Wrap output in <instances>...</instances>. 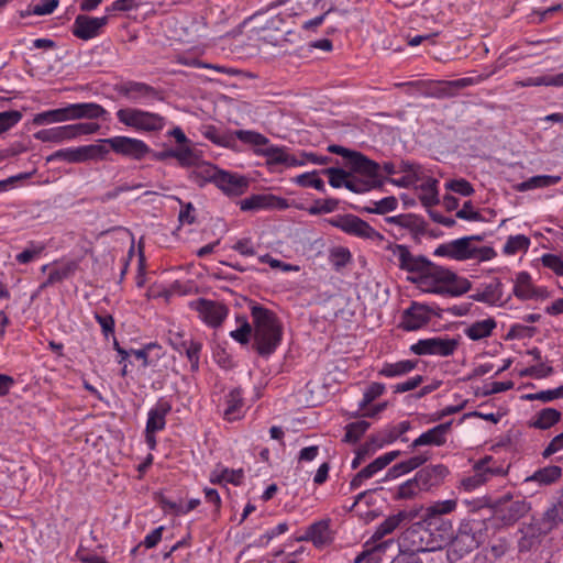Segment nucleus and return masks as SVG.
I'll list each match as a JSON object with an SVG mask.
<instances>
[{
    "mask_svg": "<svg viewBox=\"0 0 563 563\" xmlns=\"http://www.w3.org/2000/svg\"><path fill=\"white\" fill-rule=\"evenodd\" d=\"M338 200L333 198L316 200L307 211L311 216L333 212L338 208Z\"/></svg>",
    "mask_w": 563,
    "mask_h": 563,
    "instance_id": "nucleus-58",
    "label": "nucleus"
},
{
    "mask_svg": "<svg viewBox=\"0 0 563 563\" xmlns=\"http://www.w3.org/2000/svg\"><path fill=\"white\" fill-rule=\"evenodd\" d=\"M85 162L92 159H104L110 152V146L104 140L95 144L82 145Z\"/></svg>",
    "mask_w": 563,
    "mask_h": 563,
    "instance_id": "nucleus-50",
    "label": "nucleus"
},
{
    "mask_svg": "<svg viewBox=\"0 0 563 563\" xmlns=\"http://www.w3.org/2000/svg\"><path fill=\"white\" fill-rule=\"evenodd\" d=\"M517 86L520 87H537V86H554V87H563V73H559L555 75H545L538 77H527L525 79L518 80Z\"/></svg>",
    "mask_w": 563,
    "mask_h": 563,
    "instance_id": "nucleus-41",
    "label": "nucleus"
},
{
    "mask_svg": "<svg viewBox=\"0 0 563 563\" xmlns=\"http://www.w3.org/2000/svg\"><path fill=\"white\" fill-rule=\"evenodd\" d=\"M161 503L166 512L174 515H185L190 510L195 509L199 504V499H190L188 503H184L183 500L174 501L169 498L162 496Z\"/></svg>",
    "mask_w": 563,
    "mask_h": 563,
    "instance_id": "nucleus-46",
    "label": "nucleus"
},
{
    "mask_svg": "<svg viewBox=\"0 0 563 563\" xmlns=\"http://www.w3.org/2000/svg\"><path fill=\"white\" fill-rule=\"evenodd\" d=\"M77 269V264L75 262H67L59 264L51 269L48 273L47 279L44 283V287L54 285L56 283L63 282L64 279L69 278L75 271Z\"/></svg>",
    "mask_w": 563,
    "mask_h": 563,
    "instance_id": "nucleus-44",
    "label": "nucleus"
},
{
    "mask_svg": "<svg viewBox=\"0 0 563 563\" xmlns=\"http://www.w3.org/2000/svg\"><path fill=\"white\" fill-rule=\"evenodd\" d=\"M418 509H402L398 514L386 518L375 530L372 539L374 541L383 539L385 536L390 534L401 525L408 523L417 519Z\"/></svg>",
    "mask_w": 563,
    "mask_h": 563,
    "instance_id": "nucleus-26",
    "label": "nucleus"
},
{
    "mask_svg": "<svg viewBox=\"0 0 563 563\" xmlns=\"http://www.w3.org/2000/svg\"><path fill=\"white\" fill-rule=\"evenodd\" d=\"M369 428L366 420H358L346 426L345 440L356 442Z\"/></svg>",
    "mask_w": 563,
    "mask_h": 563,
    "instance_id": "nucleus-60",
    "label": "nucleus"
},
{
    "mask_svg": "<svg viewBox=\"0 0 563 563\" xmlns=\"http://www.w3.org/2000/svg\"><path fill=\"white\" fill-rule=\"evenodd\" d=\"M220 172L217 166L203 163L194 169L192 177L198 185L203 186L206 183L214 184Z\"/></svg>",
    "mask_w": 563,
    "mask_h": 563,
    "instance_id": "nucleus-45",
    "label": "nucleus"
},
{
    "mask_svg": "<svg viewBox=\"0 0 563 563\" xmlns=\"http://www.w3.org/2000/svg\"><path fill=\"white\" fill-rule=\"evenodd\" d=\"M512 294L522 301L544 302L552 298V291L547 286L536 285L528 272H519L512 280Z\"/></svg>",
    "mask_w": 563,
    "mask_h": 563,
    "instance_id": "nucleus-11",
    "label": "nucleus"
},
{
    "mask_svg": "<svg viewBox=\"0 0 563 563\" xmlns=\"http://www.w3.org/2000/svg\"><path fill=\"white\" fill-rule=\"evenodd\" d=\"M434 317V311L427 305L413 302L401 317V327L407 331H416L426 327Z\"/></svg>",
    "mask_w": 563,
    "mask_h": 563,
    "instance_id": "nucleus-18",
    "label": "nucleus"
},
{
    "mask_svg": "<svg viewBox=\"0 0 563 563\" xmlns=\"http://www.w3.org/2000/svg\"><path fill=\"white\" fill-rule=\"evenodd\" d=\"M22 119V113L18 110L0 112V134L15 126Z\"/></svg>",
    "mask_w": 563,
    "mask_h": 563,
    "instance_id": "nucleus-61",
    "label": "nucleus"
},
{
    "mask_svg": "<svg viewBox=\"0 0 563 563\" xmlns=\"http://www.w3.org/2000/svg\"><path fill=\"white\" fill-rule=\"evenodd\" d=\"M243 415V398L239 389L231 390L227 396V408L223 417L228 421H234Z\"/></svg>",
    "mask_w": 563,
    "mask_h": 563,
    "instance_id": "nucleus-40",
    "label": "nucleus"
},
{
    "mask_svg": "<svg viewBox=\"0 0 563 563\" xmlns=\"http://www.w3.org/2000/svg\"><path fill=\"white\" fill-rule=\"evenodd\" d=\"M360 174L362 176H364L365 179H358L357 177L349 174V177L346 180V186H345L346 189H349L355 194H363V192L368 191L378 181L379 173L373 177H371L364 173H360Z\"/></svg>",
    "mask_w": 563,
    "mask_h": 563,
    "instance_id": "nucleus-47",
    "label": "nucleus"
},
{
    "mask_svg": "<svg viewBox=\"0 0 563 563\" xmlns=\"http://www.w3.org/2000/svg\"><path fill=\"white\" fill-rule=\"evenodd\" d=\"M531 245V239L525 234L509 235L501 249L506 256H515L518 254H526Z\"/></svg>",
    "mask_w": 563,
    "mask_h": 563,
    "instance_id": "nucleus-37",
    "label": "nucleus"
},
{
    "mask_svg": "<svg viewBox=\"0 0 563 563\" xmlns=\"http://www.w3.org/2000/svg\"><path fill=\"white\" fill-rule=\"evenodd\" d=\"M107 23L108 16L79 14L73 23L71 32L77 38L88 41L97 37Z\"/></svg>",
    "mask_w": 563,
    "mask_h": 563,
    "instance_id": "nucleus-20",
    "label": "nucleus"
},
{
    "mask_svg": "<svg viewBox=\"0 0 563 563\" xmlns=\"http://www.w3.org/2000/svg\"><path fill=\"white\" fill-rule=\"evenodd\" d=\"M445 188L463 197H468L474 192L473 186L462 178L446 181Z\"/></svg>",
    "mask_w": 563,
    "mask_h": 563,
    "instance_id": "nucleus-64",
    "label": "nucleus"
},
{
    "mask_svg": "<svg viewBox=\"0 0 563 563\" xmlns=\"http://www.w3.org/2000/svg\"><path fill=\"white\" fill-rule=\"evenodd\" d=\"M552 528L558 523L563 522V495L559 498L558 503L549 508L542 516Z\"/></svg>",
    "mask_w": 563,
    "mask_h": 563,
    "instance_id": "nucleus-62",
    "label": "nucleus"
},
{
    "mask_svg": "<svg viewBox=\"0 0 563 563\" xmlns=\"http://www.w3.org/2000/svg\"><path fill=\"white\" fill-rule=\"evenodd\" d=\"M95 122H79L42 129L33 134L34 139L43 143L62 144L74 141L84 135H90L99 130Z\"/></svg>",
    "mask_w": 563,
    "mask_h": 563,
    "instance_id": "nucleus-8",
    "label": "nucleus"
},
{
    "mask_svg": "<svg viewBox=\"0 0 563 563\" xmlns=\"http://www.w3.org/2000/svg\"><path fill=\"white\" fill-rule=\"evenodd\" d=\"M552 374H553V367L550 364L544 363L542 361H540L536 365L522 368L519 372L520 377H532L536 379L547 378Z\"/></svg>",
    "mask_w": 563,
    "mask_h": 563,
    "instance_id": "nucleus-54",
    "label": "nucleus"
},
{
    "mask_svg": "<svg viewBox=\"0 0 563 563\" xmlns=\"http://www.w3.org/2000/svg\"><path fill=\"white\" fill-rule=\"evenodd\" d=\"M385 385L382 383H372L366 387L363 393V397L358 402V409L365 410L367 406L373 402L376 398L380 397L385 393Z\"/></svg>",
    "mask_w": 563,
    "mask_h": 563,
    "instance_id": "nucleus-55",
    "label": "nucleus"
},
{
    "mask_svg": "<svg viewBox=\"0 0 563 563\" xmlns=\"http://www.w3.org/2000/svg\"><path fill=\"white\" fill-rule=\"evenodd\" d=\"M542 265L552 271L556 276H563V256L545 253L540 257Z\"/></svg>",
    "mask_w": 563,
    "mask_h": 563,
    "instance_id": "nucleus-59",
    "label": "nucleus"
},
{
    "mask_svg": "<svg viewBox=\"0 0 563 563\" xmlns=\"http://www.w3.org/2000/svg\"><path fill=\"white\" fill-rule=\"evenodd\" d=\"M181 347L190 363L191 371H198L202 344L195 340H186L181 343Z\"/></svg>",
    "mask_w": 563,
    "mask_h": 563,
    "instance_id": "nucleus-52",
    "label": "nucleus"
},
{
    "mask_svg": "<svg viewBox=\"0 0 563 563\" xmlns=\"http://www.w3.org/2000/svg\"><path fill=\"white\" fill-rule=\"evenodd\" d=\"M214 185L228 196H241L249 187V179L243 175L221 169Z\"/></svg>",
    "mask_w": 563,
    "mask_h": 563,
    "instance_id": "nucleus-25",
    "label": "nucleus"
},
{
    "mask_svg": "<svg viewBox=\"0 0 563 563\" xmlns=\"http://www.w3.org/2000/svg\"><path fill=\"white\" fill-rule=\"evenodd\" d=\"M552 529L551 525L543 517L533 520V522L520 530L521 537L518 541L519 551L527 552L536 549L539 545L541 538Z\"/></svg>",
    "mask_w": 563,
    "mask_h": 563,
    "instance_id": "nucleus-16",
    "label": "nucleus"
},
{
    "mask_svg": "<svg viewBox=\"0 0 563 563\" xmlns=\"http://www.w3.org/2000/svg\"><path fill=\"white\" fill-rule=\"evenodd\" d=\"M431 459V454L427 451L420 452L415 456H411L407 461L400 462L398 464H395L389 471L388 476L391 478H397L399 476H402L422 464H424L427 461Z\"/></svg>",
    "mask_w": 563,
    "mask_h": 563,
    "instance_id": "nucleus-32",
    "label": "nucleus"
},
{
    "mask_svg": "<svg viewBox=\"0 0 563 563\" xmlns=\"http://www.w3.org/2000/svg\"><path fill=\"white\" fill-rule=\"evenodd\" d=\"M563 415L555 408H543L538 411L530 421V427L539 430H548L553 426L558 424Z\"/></svg>",
    "mask_w": 563,
    "mask_h": 563,
    "instance_id": "nucleus-31",
    "label": "nucleus"
},
{
    "mask_svg": "<svg viewBox=\"0 0 563 563\" xmlns=\"http://www.w3.org/2000/svg\"><path fill=\"white\" fill-rule=\"evenodd\" d=\"M152 157L156 161H166L167 158H176L180 165L188 166L194 163V153L186 146L180 148H170L161 152H152Z\"/></svg>",
    "mask_w": 563,
    "mask_h": 563,
    "instance_id": "nucleus-38",
    "label": "nucleus"
},
{
    "mask_svg": "<svg viewBox=\"0 0 563 563\" xmlns=\"http://www.w3.org/2000/svg\"><path fill=\"white\" fill-rule=\"evenodd\" d=\"M45 251V244L38 241H30L26 246L15 255V261L19 264H30L41 258Z\"/></svg>",
    "mask_w": 563,
    "mask_h": 563,
    "instance_id": "nucleus-42",
    "label": "nucleus"
},
{
    "mask_svg": "<svg viewBox=\"0 0 563 563\" xmlns=\"http://www.w3.org/2000/svg\"><path fill=\"white\" fill-rule=\"evenodd\" d=\"M398 206V201L394 196L384 197L380 200L374 201L369 212L373 213H387L394 211Z\"/></svg>",
    "mask_w": 563,
    "mask_h": 563,
    "instance_id": "nucleus-63",
    "label": "nucleus"
},
{
    "mask_svg": "<svg viewBox=\"0 0 563 563\" xmlns=\"http://www.w3.org/2000/svg\"><path fill=\"white\" fill-rule=\"evenodd\" d=\"M415 285L424 294L451 297L461 296L471 289V282L467 278L431 261Z\"/></svg>",
    "mask_w": 563,
    "mask_h": 563,
    "instance_id": "nucleus-2",
    "label": "nucleus"
},
{
    "mask_svg": "<svg viewBox=\"0 0 563 563\" xmlns=\"http://www.w3.org/2000/svg\"><path fill=\"white\" fill-rule=\"evenodd\" d=\"M115 117L119 123L137 133H157L167 124L159 113L133 107L118 109Z\"/></svg>",
    "mask_w": 563,
    "mask_h": 563,
    "instance_id": "nucleus-6",
    "label": "nucleus"
},
{
    "mask_svg": "<svg viewBox=\"0 0 563 563\" xmlns=\"http://www.w3.org/2000/svg\"><path fill=\"white\" fill-rule=\"evenodd\" d=\"M389 261L400 271L407 273V280L416 284L430 261L422 255H415L402 244L388 243Z\"/></svg>",
    "mask_w": 563,
    "mask_h": 563,
    "instance_id": "nucleus-9",
    "label": "nucleus"
},
{
    "mask_svg": "<svg viewBox=\"0 0 563 563\" xmlns=\"http://www.w3.org/2000/svg\"><path fill=\"white\" fill-rule=\"evenodd\" d=\"M387 501L382 495H356L351 510L365 520H374L386 509Z\"/></svg>",
    "mask_w": 563,
    "mask_h": 563,
    "instance_id": "nucleus-15",
    "label": "nucleus"
},
{
    "mask_svg": "<svg viewBox=\"0 0 563 563\" xmlns=\"http://www.w3.org/2000/svg\"><path fill=\"white\" fill-rule=\"evenodd\" d=\"M189 308L198 313L199 319L211 328L221 325L228 316V308L219 302L205 298L191 300Z\"/></svg>",
    "mask_w": 563,
    "mask_h": 563,
    "instance_id": "nucleus-13",
    "label": "nucleus"
},
{
    "mask_svg": "<svg viewBox=\"0 0 563 563\" xmlns=\"http://www.w3.org/2000/svg\"><path fill=\"white\" fill-rule=\"evenodd\" d=\"M404 175L389 179V183L397 187H411L417 186V183L423 178V168L416 164H405Z\"/></svg>",
    "mask_w": 563,
    "mask_h": 563,
    "instance_id": "nucleus-35",
    "label": "nucleus"
},
{
    "mask_svg": "<svg viewBox=\"0 0 563 563\" xmlns=\"http://www.w3.org/2000/svg\"><path fill=\"white\" fill-rule=\"evenodd\" d=\"M416 367V362L402 360L395 363H384L378 371V375L386 378H396L410 373Z\"/></svg>",
    "mask_w": 563,
    "mask_h": 563,
    "instance_id": "nucleus-39",
    "label": "nucleus"
},
{
    "mask_svg": "<svg viewBox=\"0 0 563 563\" xmlns=\"http://www.w3.org/2000/svg\"><path fill=\"white\" fill-rule=\"evenodd\" d=\"M456 500L446 499L431 505L423 515L418 510V521L412 522L399 538L400 552L415 554L432 552L448 545L454 536L452 525L442 515L452 512Z\"/></svg>",
    "mask_w": 563,
    "mask_h": 563,
    "instance_id": "nucleus-1",
    "label": "nucleus"
},
{
    "mask_svg": "<svg viewBox=\"0 0 563 563\" xmlns=\"http://www.w3.org/2000/svg\"><path fill=\"white\" fill-rule=\"evenodd\" d=\"M497 322L494 318L488 317L482 320H477L468 324L464 329V334L472 341H479L492 335L496 329Z\"/></svg>",
    "mask_w": 563,
    "mask_h": 563,
    "instance_id": "nucleus-28",
    "label": "nucleus"
},
{
    "mask_svg": "<svg viewBox=\"0 0 563 563\" xmlns=\"http://www.w3.org/2000/svg\"><path fill=\"white\" fill-rule=\"evenodd\" d=\"M172 411V405L168 400L161 398L148 410L146 420V431L158 432L166 426V417Z\"/></svg>",
    "mask_w": 563,
    "mask_h": 563,
    "instance_id": "nucleus-27",
    "label": "nucleus"
},
{
    "mask_svg": "<svg viewBox=\"0 0 563 563\" xmlns=\"http://www.w3.org/2000/svg\"><path fill=\"white\" fill-rule=\"evenodd\" d=\"M131 354L142 361L143 367L155 366L164 355L163 349L156 343H148L142 349H131Z\"/></svg>",
    "mask_w": 563,
    "mask_h": 563,
    "instance_id": "nucleus-34",
    "label": "nucleus"
},
{
    "mask_svg": "<svg viewBox=\"0 0 563 563\" xmlns=\"http://www.w3.org/2000/svg\"><path fill=\"white\" fill-rule=\"evenodd\" d=\"M329 223L349 235L367 240L375 244H380L384 241V236L379 232L355 214H338L331 218Z\"/></svg>",
    "mask_w": 563,
    "mask_h": 563,
    "instance_id": "nucleus-10",
    "label": "nucleus"
},
{
    "mask_svg": "<svg viewBox=\"0 0 563 563\" xmlns=\"http://www.w3.org/2000/svg\"><path fill=\"white\" fill-rule=\"evenodd\" d=\"M457 347V341L451 338L434 336L417 341L410 346L416 355L450 356Z\"/></svg>",
    "mask_w": 563,
    "mask_h": 563,
    "instance_id": "nucleus-14",
    "label": "nucleus"
},
{
    "mask_svg": "<svg viewBox=\"0 0 563 563\" xmlns=\"http://www.w3.org/2000/svg\"><path fill=\"white\" fill-rule=\"evenodd\" d=\"M239 205L242 211L285 210L289 207L287 199L272 194L252 195Z\"/></svg>",
    "mask_w": 563,
    "mask_h": 563,
    "instance_id": "nucleus-17",
    "label": "nucleus"
},
{
    "mask_svg": "<svg viewBox=\"0 0 563 563\" xmlns=\"http://www.w3.org/2000/svg\"><path fill=\"white\" fill-rule=\"evenodd\" d=\"M110 148L122 156L141 161L152 153L151 147L141 139L117 135L106 139Z\"/></svg>",
    "mask_w": 563,
    "mask_h": 563,
    "instance_id": "nucleus-12",
    "label": "nucleus"
},
{
    "mask_svg": "<svg viewBox=\"0 0 563 563\" xmlns=\"http://www.w3.org/2000/svg\"><path fill=\"white\" fill-rule=\"evenodd\" d=\"M329 151L347 158L355 173H364L371 177L378 174V164L367 159L365 156L357 152H352L340 145H330Z\"/></svg>",
    "mask_w": 563,
    "mask_h": 563,
    "instance_id": "nucleus-22",
    "label": "nucleus"
},
{
    "mask_svg": "<svg viewBox=\"0 0 563 563\" xmlns=\"http://www.w3.org/2000/svg\"><path fill=\"white\" fill-rule=\"evenodd\" d=\"M55 161H65L68 163H82L85 162L84 148L82 146L62 148L46 157L47 163Z\"/></svg>",
    "mask_w": 563,
    "mask_h": 563,
    "instance_id": "nucleus-43",
    "label": "nucleus"
},
{
    "mask_svg": "<svg viewBox=\"0 0 563 563\" xmlns=\"http://www.w3.org/2000/svg\"><path fill=\"white\" fill-rule=\"evenodd\" d=\"M421 183L415 186L418 189V196L421 200L422 205L426 207H432L439 203V191L438 184L439 181L432 177H424Z\"/></svg>",
    "mask_w": 563,
    "mask_h": 563,
    "instance_id": "nucleus-30",
    "label": "nucleus"
},
{
    "mask_svg": "<svg viewBox=\"0 0 563 563\" xmlns=\"http://www.w3.org/2000/svg\"><path fill=\"white\" fill-rule=\"evenodd\" d=\"M528 509L523 500H514L510 495H506L493 507V514L504 523L510 525L523 516Z\"/></svg>",
    "mask_w": 563,
    "mask_h": 563,
    "instance_id": "nucleus-19",
    "label": "nucleus"
},
{
    "mask_svg": "<svg viewBox=\"0 0 563 563\" xmlns=\"http://www.w3.org/2000/svg\"><path fill=\"white\" fill-rule=\"evenodd\" d=\"M520 399L523 401L539 400L545 404L556 399H563V385L552 389L541 390L538 393L523 394L520 396Z\"/></svg>",
    "mask_w": 563,
    "mask_h": 563,
    "instance_id": "nucleus-48",
    "label": "nucleus"
},
{
    "mask_svg": "<svg viewBox=\"0 0 563 563\" xmlns=\"http://www.w3.org/2000/svg\"><path fill=\"white\" fill-rule=\"evenodd\" d=\"M382 462H383V460L380 461L379 457H377L371 464H368L365 468L360 471L357 473V475L351 481V489H357L361 486V483L363 479L371 478L377 472L385 468V465H383Z\"/></svg>",
    "mask_w": 563,
    "mask_h": 563,
    "instance_id": "nucleus-53",
    "label": "nucleus"
},
{
    "mask_svg": "<svg viewBox=\"0 0 563 563\" xmlns=\"http://www.w3.org/2000/svg\"><path fill=\"white\" fill-rule=\"evenodd\" d=\"M236 322L239 323V327L230 332V336L241 344L249 343L252 335L251 324L244 317H236Z\"/></svg>",
    "mask_w": 563,
    "mask_h": 563,
    "instance_id": "nucleus-57",
    "label": "nucleus"
},
{
    "mask_svg": "<svg viewBox=\"0 0 563 563\" xmlns=\"http://www.w3.org/2000/svg\"><path fill=\"white\" fill-rule=\"evenodd\" d=\"M210 481L223 487H227L229 484L240 486L244 481V472L241 468L230 470L228 467L218 466L212 471Z\"/></svg>",
    "mask_w": 563,
    "mask_h": 563,
    "instance_id": "nucleus-29",
    "label": "nucleus"
},
{
    "mask_svg": "<svg viewBox=\"0 0 563 563\" xmlns=\"http://www.w3.org/2000/svg\"><path fill=\"white\" fill-rule=\"evenodd\" d=\"M492 457L487 456L481 460L474 466V474L463 478L462 485L466 490L477 489L483 483L486 482V473L490 472L488 464L492 462Z\"/></svg>",
    "mask_w": 563,
    "mask_h": 563,
    "instance_id": "nucleus-33",
    "label": "nucleus"
},
{
    "mask_svg": "<svg viewBox=\"0 0 563 563\" xmlns=\"http://www.w3.org/2000/svg\"><path fill=\"white\" fill-rule=\"evenodd\" d=\"M452 421L437 424L416 438L410 444L411 449L420 446H443L448 441Z\"/></svg>",
    "mask_w": 563,
    "mask_h": 563,
    "instance_id": "nucleus-23",
    "label": "nucleus"
},
{
    "mask_svg": "<svg viewBox=\"0 0 563 563\" xmlns=\"http://www.w3.org/2000/svg\"><path fill=\"white\" fill-rule=\"evenodd\" d=\"M254 341L260 354H271L282 341V328L276 316L261 306L252 307Z\"/></svg>",
    "mask_w": 563,
    "mask_h": 563,
    "instance_id": "nucleus-5",
    "label": "nucleus"
},
{
    "mask_svg": "<svg viewBox=\"0 0 563 563\" xmlns=\"http://www.w3.org/2000/svg\"><path fill=\"white\" fill-rule=\"evenodd\" d=\"M562 177L560 175H537L529 179L515 185V189L519 192H525L538 188H547L560 183Z\"/></svg>",
    "mask_w": 563,
    "mask_h": 563,
    "instance_id": "nucleus-36",
    "label": "nucleus"
},
{
    "mask_svg": "<svg viewBox=\"0 0 563 563\" xmlns=\"http://www.w3.org/2000/svg\"><path fill=\"white\" fill-rule=\"evenodd\" d=\"M298 541H310L318 549L329 545L333 541L330 520L323 519L310 525L303 534L297 537Z\"/></svg>",
    "mask_w": 563,
    "mask_h": 563,
    "instance_id": "nucleus-24",
    "label": "nucleus"
},
{
    "mask_svg": "<svg viewBox=\"0 0 563 563\" xmlns=\"http://www.w3.org/2000/svg\"><path fill=\"white\" fill-rule=\"evenodd\" d=\"M108 112L95 102L67 103L65 107L49 109L36 113L32 122L34 125L44 126L80 119L104 118Z\"/></svg>",
    "mask_w": 563,
    "mask_h": 563,
    "instance_id": "nucleus-3",
    "label": "nucleus"
},
{
    "mask_svg": "<svg viewBox=\"0 0 563 563\" xmlns=\"http://www.w3.org/2000/svg\"><path fill=\"white\" fill-rule=\"evenodd\" d=\"M477 235L463 236L452 241L439 244L433 254L438 257H444L453 261L473 260L477 262H487L496 256L492 246H479L475 242L479 241Z\"/></svg>",
    "mask_w": 563,
    "mask_h": 563,
    "instance_id": "nucleus-4",
    "label": "nucleus"
},
{
    "mask_svg": "<svg viewBox=\"0 0 563 563\" xmlns=\"http://www.w3.org/2000/svg\"><path fill=\"white\" fill-rule=\"evenodd\" d=\"M235 136L242 143L253 146L255 154L267 157L271 163L285 164L287 166H299L303 164L289 156L282 147L271 144L269 140L258 132L239 130L235 132Z\"/></svg>",
    "mask_w": 563,
    "mask_h": 563,
    "instance_id": "nucleus-7",
    "label": "nucleus"
},
{
    "mask_svg": "<svg viewBox=\"0 0 563 563\" xmlns=\"http://www.w3.org/2000/svg\"><path fill=\"white\" fill-rule=\"evenodd\" d=\"M561 467L551 465L534 472L533 475L527 477L526 481H533L539 484H551L558 481L561 477Z\"/></svg>",
    "mask_w": 563,
    "mask_h": 563,
    "instance_id": "nucleus-49",
    "label": "nucleus"
},
{
    "mask_svg": "<svg viewBox=\"0 0 563 563\" xmlns=\"http://www.w3.org/2000/svg\"><path fill=\"white\" fill-rule=\"evenodd\" d=\"M294 183L305 188H314L318 191H324V181L319 177L317 170L300 174L294 178Z\"/></svg>",
    "mask_w": 563,
    "mask_h": 563,
    "instance_id": "nucleus-51",
    "label": "nucleus"
},
{
    "mask_svg": "<svg viewBox=\"0 0 563 563\" xmlns=\"http://www.w3.org/2000/svg\"><path fill=\"white\" fill-rule=\"evenodd\" d=\"M121 93L131 102L144 106H150L159 99L158 91L155 88L137 81L125 82L121 88Z\"/></svg>",
    "mask_w": 563,
    "mask_h": 563,
    "instance_id": "nucleus-21",
    "label": "nucleus"
},
{
    "mask_svg": "<svg viewBox=\"0 0 563 563\" xmlns=\"http://www.w3.org/2000/svg\"><path fill=\"white\" fill-rule=\"evenodd\" d=\"M500 292V284L497 282H493L486 284L482 290H479L474 298L477 301L495 303L499 299Z\"/></svg>",
    "mask_w": 563,
    "mask_h": 563,
    "instance_id": "nucleus-56",
    "label": "nucleus"
}]
</instances>
